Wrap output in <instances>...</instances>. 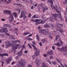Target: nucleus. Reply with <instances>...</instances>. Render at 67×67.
I'll use <instances>...</instances> for the list:
<instances>
[{
    "label": "nucleus",
    "mask_w": 67,
    "mask_h": 67,
    "mask_svg": "<svg viewBox=\"0 0 67 67\" xmlns=\"http://www.w3.org/2000/svg\"><path fill=\"white\" fill-rule=\"evenodd\" d=\"M56 8L55 7V6H53V5H52V8H54V9L56 11H57V9H58V7H57V5H56Z\"/></svg>",
    "instance_id": "obj_24"
},
{
    "label": "nucleus",
    "mask_w": 67,
    "mask_h": 67,
    "mask_svg": "<svg viewBox=\"0 0 67 67\" xmlns=\"http://www.w3.org/2000/svg\"><path fill=\"white\" fill-rule=\"evenodd\" d=\"M9 23L12 22L14 20V17L13 16V14H11L8 18Z\"/></svg>",
    "instance_id": "obj_5"
},
{
    "label": "nucleus",
    "mask_w": 67,
    "mask_h": 67,
    "mask_svg": "<svg viewBox=\"0 0 67 67\" xmlns=\"http://www.w3.org/2000/svg\"><path fill=\"white\" fill-rule=\"evenodd\" d=\"M10 61H11V59L10 58L6 60V62H7L8 64H9Z\"/></svg>",
    "instance_id": "obj_23"
},
{
    "label": "nucleus",
    "mask_w": 67,
    "mask_h": 67,
    "mask_svg": "<svg viewBox=\"0 0 67 67\" xmlns=\"http://www.w3.org/2000/svg\"><path fill=\"white\" fill-rule=\"evenodd\" d=\"M7 27H9V28H10L11 27V26L9 24H7Z\"/></svg>",
    "instance_id": "obj_51"
},
{
    "label": "nucleus",
    "mask_w": 67,
    "mask_h": 67,
    "mask_svg": "<svg viewBox=\"0 0 67 67\" xmlns=\"http://www.w3.org/2000/svg\"><path fill=\"white\" fill-rule=\"evenodd\" d=\"M6 45V48H8L9 47V46L12 45V43H11V42L9 41H7L6 42H5Z\"/></svg>",
    "instance_id": "obj_6"
},
{
    "label": "nucleus",
    "mask_w": 67,
    "mask_h": 67,
    "mask_svg": "<svg viewBox=\"0 0 67 67\" xmlns=\"http://www.w3.org/2000/svg\"><path fill=\"white\" fill-rule=\"evenodd\" d=\"M41 21V20L37 19L35 20V22H38L39 21Z\"/></svg>",
    "instance_id": "obj_32"
},
{
    "label": "nucleus",
    "mask_w": 67,
    "mask_h": 67,
    "mask_svg": "<svg viewBox=\"0 0 67 67\" xmlns=\"http://www.w3.org/2000/svg\"><path fill=\"white\" fill-rule=\"evenodd\" d=\"M2 37H4V34H1Z\"/></svg>",
    "instance_id": "obj_52"
},
{
    "label": "nucleus",
    "mask_w": 67,
    "mask_h": 67,
    "mask_svg": "<svg viewBox=\"0 0 67 67\" xmlns=\"http://www.w3.org/2000/svg\"><path fill=\"white\" fill-rule=\"evenodd\" d=\"M0 32L1 33H2L3 32V31L1 29H0ZM0 36H1V34H0Z\"/></svg>",
    "instance_id": "obj_46"
},
{
    "label": "nucleus",
    "mask_w": 67,
    "mask_h": 67,
    "mask_svg": "<svg viewBox=\"0 0 67 67\" xmlns=\"http://www.w3.org/2000/svg\"><path fill=\"white\" fill-rule=\"evenodd\" d=\"M4 27H8V24H4L3 26Z\"/></svg>",
    "instance_id": "obj_37"
},
{
    "label": "nucleus",
    "mask_w": 67,
    "mask_h": 67,
    "mask_svg": "<svg viewBox=\"0 0 67 67\" xmlns=\"http://www.w3.org/2000/svg\"><path fill=\"white\" fill-rule=\"evenodd\" d=\"M54 45H56V46L59 47V46H60V44L59 42H58L57 43L54 44Z\"/></svg>",
    "instance_id": "obj_28"
},
{
    "label": "nucleus",
    "mask_w": 67,
    "mask_h": 67,
    "mask_svg": "<svg viewBox=\"0 0 67 67\" xmlns=\"http://www.w3.org/2000/svg\"><path fill=\"white\" fill-rule=\"evenodd\" d=\"M36 17V15H34V16L32 17V18H35Z\"/></svg>",
    "instance_id": "obj_59"
},
{
    "label": "nucleus",
    "mask_w": 67,
    "mask_h": 67,
    "mask_svg": "<svg viewBox=\"0 0 67 67\" xmlns=\"http://www.w3.org/2000/svg\"><path fill=\"white\" fill-rule=\"evenodd\" d=\"M56 60H57V62H58V63H60V61L58 59V58H56Z\"/></svg>",
    "instance_id": "obj_41"
},
{
    "label": "nucleus",
    "mask_w": 67,
    "mask_h": 67,
    "mask_svg": "<svg viewBox=\"0 0 67 67\" xmlns=\"http://www.w3.org/2000/svg\"><path fill=\"white\" fill-rule=\"evenodd\" d=\"M59 41L61 46L63 45V41L61 40V39H59Z\"/></svg>",
    "instance_id": "obj_30"
},
{
    "label": "nucleus",
    "mask_w": 67,
    "mask_h": 67,
    "mask_svg": "<svg viewBox=\"0 0 67 67\" xmlns=\"http://www.w3.org/2000/svg\"><path fill=\"white\" fill-rule=\"evenodd\" d=\"M31 21L32 22H34V21H34V20L33 19H31Z\"/></svg>",
    "instance_id": "obj_64"
},
{
    "label": "nucleus",
    "mask_w": 67,
    "mask_h": 67,
    "mask_svg": "<svg viewBox=\"0 0 67 67\" xmlns=\"http://www.w3.org/2000/svg\"><path fill=\"white\" fill-rule=\"evenodd\" d=\"M39 44L40 46H42V44L41 42H40V43H39Z\"/></svg>",
    "instance_id": "obj_60"
},
{
    "label": "nucleus",
    "mask_w": 67,
    "mask_h": 67,
    "mask_svg": "<svg viewBox=\"0 0 67 67\" xmlns=\"http://www.w3.org/2000/svg\"><path fill=\"white\" fill-rule=\"evenodd\" d=\"M44 27H49V26L47 24L44 25Z\"/></svg>",
    "instance_id": "obj_29"
},
{
    "label": "nucleus",
    "mask_w": 67,
    "mask_h": 67,
    "mask_svg": "<svg viewBox=\"0 0 67 67\" xmlns=\"http://www.w3.org/2000/svg\"><path fill=\"white\" fill-rule=\"evenodd\" d=\"M40 53V52L37 51H36L35 52V55H34L32 56V58L33 59H34L35 58V56H38L39 55V53Z\"/></svg>",
    "instance_id": "obj_11"
},
{
    "label": "nucleus",
    "mask_w": 67,
    "mask_h": 67,
    "mask_svg": "<svg viewBox=\"0 0 67 67\" xmlns=\"http://www.w3.org/2000/svg\"><path fill=\"white\" fill-rule=\"evenodd\" d=\"M43 56L44 57H47V55L46 54H44Z\"/></svg>",
    "instance_id": "obj_50"
},
{
    "label": "nucleus",
    "mask_w": 67,
    "mask_h": 67,
    "mask_svg": "<svg viewBox=\"0 0 67 67\" xmlns=\"http://www.w3.org/2000/svg\"><path fill=\"white\" fill-rule=\"evenodd\" d=\"M20 46V45L19 44H16L14 46H13L12 47V49L13 51H13H14V52L15 53V51L16 50V49H17L18 48V47Z\"/></svg>",
    "instance_id": "obj_7"
},
{
    "label": "nucleus",
    "mask_w": 67,
    "mask_h": 67,
    "mask_svg": "<svg viewBox=\"0 0 67 67\" xmlns=\"http://www.w3.org/2000/svg\"><path fill=\"white\" fill-rule=\"evenodd\" d=\"M64 66L65 67H67V65L65 64H64Z\"/></svg>",
    "instance_id": "obj_62"
},
{
    "label": "nucleus",
    "mask_w": 67,
    "mask_h": 67,
    "mask_svg": "<svg viewBox=\"0 0 67 67\" xmlns=\"http://www.w3.org/2000/svg\"><path fill=\"white\" fill-rule=\"evenodd\" d=\"M44 4L43 3H41L40 4H39V5L40 7H43V5Z\"/></svg>",
    "instance_id": "obj_39"
},
{
    "label": "nucleus",
    "mask_w": 67,
    "mask_h": 67,
    "mask_svg": "<svg viewBox=\"0 0 67 67\" xmlns=\"http://www.w3.org/2000/svg\"><path fill=\"white\" fill-rule=\"evenodd\" d=\"M48 3H51V8H52V6L53 4V2L52 0H48Z\"/></svg>",
    "instance_id": "obj_17"
},
{
    "label": "nucleus",
    "mask_w": 67,
    "mask_h": 67,
    "mask_svg": "<svg viewBox=\"0 0 67 67\" xmlns=\"http://www.w3.org/2000/svg\"><path fill=\"white\" fill-rule=\"evenodd\" d=\"M5 35H7L8 36H9L10 35V34H8V33H6L5 34Z\"/></svg>",
    "instance_id": "obj_43"
},
{
    "label": "nucleus",
    "mask_w": 67,
    "mask_h": 67,
    "mask_svg": "<svg viewBox=\"0 0 67 67\" xmlns=\"http://www.w3.org/2000/svg\"><path fill=\"white\" fill-rule=\"evenodd\" d=\"M52 63L54 64V65H56L57 64V62L56 61H54L52 62Z\"/></svg>",
    "instance_id": "obj_36"
},
{
    "label": "nucleus",
    "mask_w": 67,
    "mask_h": 67,
    "mask_svg": "<svg viewBox=\"0 0 67 67\" xmlns=\"http://www.w3.org/2000/svg\"><path fill=\"white\" fill-rule=\"evenodd\" d=\"M36 37L37 39L38 40V42H39V41H40V36H39V35H38V34H37L36 35Z\"/></svg>",
    "instance_id": "obj_22"
},
{
    "label": "nucleus",
    "mask_w": 67,
    "mask_h": 67,
    "mask_svg": "<svg viewBox=\"0 0 67 67\" xmlns=\"http://www.w3.org/2000/svg\"><path fill=\"white\" fill-rule=\"evenodd\" d=\"M39 32L40 33H41L46 34V33H47L49 32V30L47 29L42 30H39Z\"/></svg>",
    "instance_id": "obj_4"
},
{
    "label": "nucleus",
    "mask_w": 67,
    "mask_h": 67,
    "mask_svg": "<svg viewBox=\"0 0 67 67\" xmlns=\"http://www.w3.org/2000/svg\"><path fill=\"white\" fill-rule=\"evenodd\" d=\"M45 8L46 9V10H48V7L47 6H46L45 7Z\"/></svg>",
    "instance_id": "obj_49"
},
{
    "label": "nucleus",
    "mask_w": 67,
    "mask_h": 67,
    "mask_svg": "<svg viewBox=\"0 0 67 67\" xmlns=\"http://www.w3.org/2000/svg\"><path fill=\"white\" fill-rule=\"evenodd\" d=\"M49 20L52 22H53V21H54V18L53 17H51L50 18Z\"/></svg>",
    "instance_id": "obj_21"
},
{
    "label": "nucleus",
    "mask_w": 67,
    "mask_h": 67,
    "mask_svg": "<svg viewBox=\"0 0 67 67\" xmlns=\"http://www.w3.org/2000/svg\"><path fill=\"white\" fill-rule=\"evenodd\" d=\"M61 52H67V47L64 46L62 47L61 48H58Z\"/></svg>",
    "instance_id": "obj_8"
},
{
    "label": "nucleus",
    "mask_w": 67,
    "mask_h": 67,
    "mask_svg": "<svg viewBox=\"0 0 67 67\" xmlns=\"http://www.w3.org/2000/svg\"><path fill=\"white\" fill-rule=\"evenodd\" d=\"M46 61L47 62H48V63H49V64H52V63L50 61V60H49V59L48 58H46L45 59Z\"/></svg>",
    "instance_id": "obj_16"
},
{
    "label": "nucleus",
    "mask_w": 67,
    "mask_h": 67,
    "mask_svg": "<svg viewBox=\"0 0 67 67\" xmlns=\"http://www.w3.org/2000/svg\"><path fill=\"white\" fill-rule=\"evenodd\" d=\"M18 30V28H14V30L15 31H17Z\"/></svg>",
    "instance_id": "obj_48"
},
{
    "label": "nucleus",
    "mask_w": 67,
    "mask_h": 67,
    "mask_svg": "<svg viewBox=\"0 0 67 67\" xmlns=\"http://www.w3.org/2000/svg\"><path fill=\"white\" fill-rule=\"evenodd\" d=\"M2 67H3V64H4V62H2Z\"/></svg>",
    "instance_id": "obj_57"
},
{
    "label": "nucleus",
    "mask_w": 67,
    "mask_h": 67,
    "mask_svg": "<svg viewBox=\"0 0 67 67\" xmlns=\"http://www.w3.org/2000/svg\"><path fill=\"white\" fill-rule=\"evenodd\" d=\"M12 42V43L14 44H15L17 42H19V43H20V41L19 40H18L15 41L13 40Z\"/></svg>",
    "instance_id": "obj_14"
},
{
    "label": "nucleus",
    "mask_w": 67,
    "mask_h": 67,
    "mask_svg": "<svg viewBox=\"0 0 67 67\" xmlns=\"http://www.w3.org/2000/svg\"><path fill=\"white\" fill-rule=\"evenodd\" d=\"M51 27L52 29H55V25H53L52 24L51 25Z\"/></svg>",
    "instance_id": "obj_35"
},
{
    "label": "nucleus",
    "mask_w": 67,
    "mask_h": 67,
    "mask_svg": "<svg viewBox=\"0 0 67 67\" xmlns=\"http://www.w3.org/2000/svg\"><path fill=\"white\" fill-rule=\"evenodd\" d=\"M32 43L34 45H35V44H36V43L34 42H33Z\"/></svg>",
    "instance_id": "obj_63"
},
{
    "label": "nucleus",
    "mask_w": 67,
    "mask_h": 67,
    "mask_svg": "<svg viewBox=\"0 0 67 67\" xmlns=\"http://www.w3.org/2000/svg\"><path fill=\"white\" fill-rule=\"evenodd\" d=\"M50 55L51 56H52V55H53L54 53H53V52L52 51H48V52L47 53V55Z\"/></svg>",
    "instance_id": "obj_12"
},
{
    "label": "nucleus",
    "mask_w": 67,
    "mask_h": 67,
    "mask_svg": "<svg viewBox=\"0 0 67 67\" xmlns=\"http://www.w3.org/2000/svg\"><path fill=\"white\" fill-rule=\"evenodd\" d=\"M52 48L53 49V50H54V49H55V47H54V46H52Z\"/></svg>",
    "instance_id": "obj_61"
},
{
    "label": "nucleus",
    "mask_w": 67,
    "mask_h": 67,
    "mask_svg": "<svg viewBox=\"0 0 67 67\" xmlns=\"http://www.w3.org/2000/svg\"><path fill=\"white\" fill-rule=\"evenodd\" d=\"M29 34V32L25 33L24 32L23 33L24 35H27V34Z\"/></svg>",
    "instance_id": "obj_34"
},
{
    "label": "nucleus",
    "mask_w": 67,
    "mask_h": 67,
    "mask_svg": "<svg viewBox=\"0 0 67 67\" xmlns=\"http://www.w3.org/2000/svg\"><path fill=\"white\" fill-rule=\"evenodd\" d=\"M27 13V12H26L25 10H23L21 11V15L20 16V18H22L23 17H24L25 16V17L23 18V19L25 20V18H26V16H25V14Z\"/></svg>",
    "instance_id": "obj_3"
},
{
    "label": "nucleus",
    "mask_w": 67,
    "mask_h": 67,
    "mask_svg": "<svg viewBox=\"0 0 67 67\" xmlns=\"http://www.w3.org/2000/svg\"><path fill=\"white\" fill-rule=\"evenodd\" d=\"M9 37L11 38V39L12 40H15V38H14V37H13V36L12 35H10V36H9Z\"/></svg>",
    "instance_id": "obj_26"
},
{
    "label": "nucleus",
    "mask_w": 67,
    "mask_h": 67,
    "mask_svg": "<svg viewBox=\"0 0 67 67\" xmlns=\"http://www.w3.org/2000/svg\"><path fill=\"white\" fill-rule=\"evenodd\" d=\"M26 39H27L28 41H30V40H32V39L31 38H29L27 37L26 38Z\"/></svg>",
    "instance_id": "obj_38"
},
{
    "label": "nucleus",
    "mask_w": 67,
    "mask_h": 67,
    "mask_svg": "<svg viewBox=\"0 0 67 67\" xmlns=\"http://www.w3.org/2000/svg\"><path fill=\"white\" fill-rule=\"evenodd\" d=\"M13 14L15 18H16V17H17V14L15 12H14L13 13H12Z\"/></svg>",
    "instance_id": "obj_25"
},
{
    "label": "nucleus",
    "mask_w": 67,
    "mask_h": 67,
    "mask_svg": "<svg viewBox=\"0 0 67 67\" xmlns=\"http://www.w3.org/2000/svg\"><path fill=\"white\" fill-rule=\"evenodd\" d=\"M19 57L18 56H16V60H18L19 59Z\"/></svg>",
    "instance_id": "obj_45"
},
{
    "label": "nucleus",
    "mask_w": 67,
    "mask_h": 67,
    "mask_svg": "<svg viewBox=\"0 0 67 67\" xmlns=\"http://www.w3.org/2000/svg\"><path fill=\"white\" fill-rule=\"evenodd\" d=\"M57 12L59 13V14H57L56 13L55 14H52V15H53V16L55 17V18H56L57 16L60 19H62V17L61 16V14H60V11H58V10H57Z\"/></svg>",
    "instance_id": "obj_2"
},
{
    "label": "nucleus",
    "mask_w": 67,
    "mask_h": 67,
    "mask_svg": "<svg viewBox=\"0 0 67 67\" xmlns=\"http://www.w3.org/2000/svg\"><path fill=\"white\" fill-rule=\"evenodd\" d=\"M41 41L43 43H45L46 41L45 39H43L41 40Z\"/></svg>",
    "instance_id": "obj_31"
},
{
    "label": "nucleus",
    "mask_w": 67,
    "mask_h": 67,
    "mask_svg": "<svg viewBox=\"0 0 67 67\" xmlns=\"http://www.w3.org/2000/svg\"><path fill=\"white\" fill-rule=\"evenodd\" d=\"M60 63V65H61V66L62 67H63V66H64L63 65V64H62V63H61V62H60V63Z\"/></svg>",
    "instance_id": "obj_53"
},
{
    "label": "nucleus",
    "mask_w": 67,
    "mask_h": 67,
    "mask_svg": "<svg viewBox=\"0 0 67 67\" xmlns=\"http://www.w3.org/2000/svg\"><path fill=\"white\" fill-rule=\"evenodd\" d=\"M35 63H36L37 66H38L40 64V59L38 58L36 59Z\"/></svg>",
    "instance_id": "obj_10"
},
{
    "label": "nucleus",
    "mask_w": 67,
    "mask_h": 67,
    "mask_svg": "<svg viewBox=\"0 0 67 67\" xmlns=\"http://www.w3.org/2000/svg\"><path fill=\"white\" fill-rule=\"evenodd\" d=\"M25 62L24 59L21 58L19 62V63L17 65V67H24L25 66V64L24 62Z\"/></svg>",
    "instance_id": "obj_1"
},
{
    "label": "nucleus",
    "mask_w": 67,
    "mask_h": 67,
    "mask_svg": "<svg viewBox=\"0 0 67 67\" xmlns=\"http://www.w3.org/2000/svg\"><path fill=\"white\" fill-rule=\"evenodd\" d=\"M2 30L3 32H6V33L8 32V30L7 28L3 29Z\"/></svg>",
    "instance_id": "obj_19"
},
{
    "label": "nucleus",
    "mask_w": 67,
    "mask_h": 67,
    "mask_svg": "<svg viewBox=\"0 0 67 67\" xmlns=\"http://www.w3.org/2000/svg\"><path fill=\"white\" fill-rule=\"evenodd\" d=\"M35 23L36 25H38V24H41V23H44V20H42L41 21H40V22H37Z\"/></svg>",
    "instance_id": "obj_20"
},
{
    "label": "nucleus",
    "mask_w": 67,
    "mask_h": 67,
    "mask_svg": "<svg viewBox=\"0 0 67 67\" xmlns=\"http://www.w3.org/2000/svg\"><path fill=\"white\" fill-rule=\"evenodd\" d=\"M4 12L7 13L9 15L11 14V10H4Z\"/></svg>",
    "instance_id": "obj_13"
},
{
    "label": "nucleus",
    "mask_w": 67,
    "mask_h": 67,
    "mask_svg": "<svg viewBox=\"0 0 67 67\" xmlns=\"http://www.w3.org/2000/svg\"><path fill=\"white\" fill-rule=\"evenodd\" d=\"M49 58L50 59H53V57L52 56H51L49 57Z\"/></svg>",
    "instance_id": "obj_55"
},
{
    "label": "nucleus",
    "mask_w": 67,
    "mask_h": 67,
    "mask_svg": "<svg viewBox=\"0 0 67 67\" xmlns=\"http://www.w3.org/2000/svg\"><path fill=\"white\" fill-rule=\"evenodd\" d=\"M15 63V62H13L12 63V65H13V64H14Z\"/></svg>",
    "instance_id": "obj_56"
},
{
    "label": "nucleus",
    "mask_w": 67,
    "mask_h": 67,
    "mask_svg": "<svg viewBox=\"0 0 67 67\" xmlns=\"http://www.w3.org/2000/svg\"><path fill=\"white\" fill-rule=\"evenodd\" d=\"M59 25L60 26H57V27H59V31L60 32H61V33H63V32H64V31L62 29V28H61L60 26H61V27H62L63 26V24H60Z\"/></svg>",
    "instance_id": "obj_9"
},
{
    "label": "nucleus",
    "mask_w": 67,
    "mask_h": 67,
    "mask_svg": "<svg viewBox=\"0 0 67 67\" xmlns=\"http://www.w3.org/2000/svg\"><path fill=\"white\" fill-rule=\"evenodd\" d=\"M16 4L17 5H18V6L20 7H21L22 6V5L21 4Z\"/></svg>",
    "instance_id": "obj_42"
},
{
    "label": "nucleus",
    "mask_w": 67,
    "mask_h": 67,
    "mask_svg": "<svg viewBox=\"0 0 67 67\" xmlns=\"http://www.w3.org/2000/svg\"><path fill=\"white\" fill-rule=\"evenodd\" d=\"M33 5L35 6V7H36L37 5V4L36 3L35 5L33 4Z\"/></svg>",
    "instance_id": "obj_54"
},
{
    "label": "nucleus",
    "mask_w": 67,
    "mask_h": 67,
    "mask_svg": "<svg viewBox=\"0 0 67 67\" xmlns=\"http://www.w3.org/2000/svg\"><path fill=\"white\" fill-rule=\"evenodd\" d=\"M22 55V50H21L18 53V55L19 57L21 56Z\"/></svg>",
    "instance_id": "obj_18"
},
{
    "label": "nucleus",
    "mask_w": 67,
    "mask_h": 67,
    "mask_svg": "<svg viewBox=\"0 0 67 67\" xmlns=\"http://www.w3.org/2000/svg\"><path fill=\"white\" fill-rule=\"evenodd\" d=\"M42 10L43 11V13L45 11V8H43L42 9Z\"/></svg>",
    "instance_id": "obj_44"
},
{
    "label": "nucleus",
    "mask_w": 67,
    "mask_h": 67,
    "mask_svg": "<svg viewBox=\"0 0 67 67\" xmlns=\"http://www.w3.org/2000/svg\"><path fill=\"white\" fill-rule=\"evenodd\" d=\"M34 48L35 50H36V51L37 49V48H36V47H35V46H34L33 47Z\"/></svg>",
    "instance_id": "obj_40"
},
{
    "label": "nucleus",
    "mask_w": 67,
    "mask_h": 67,
    "mask_svg": "<svg viewBox=\"0 0 67 67\" xmlns=\"http://www.w3.org/2000/svg\"><path fill=\"white\" fill-rule=\"evenodd\" d=\"M52 34L54 35H55L56 34V31H53V32H52Z\"/></svg>",
    "instance_id": "obj_33"
},
{
    "label": "nucleus",
    "mask_w": 67,
    "mask_h": 67,
    "mask_svg": "<svg viewBox=\"0 0 67 67\" xmlns=\"http://www.w3.org/2000/svg\"><path fill=\"white\" fill-rule=\"evenodd\" d=\"M8 56V54L7 53H3L1 54L0 52V57H3V56Z\"/></svg>",
    "instance_id": "obj_15"
},
{
    "label": "nucleus",
    "mask_w": 67,
    "mask_h": 67,
    "mask_svg": "<svg viewBox=\"0 0 67 67\" xmlns=\"http://www.w3.org/2000/svg\"><path fill=\"white\" fill-rule=\"evenodd\" d=\"M28 51H27V50H25L24 52V53H27V52Z\"/></svg>",
    "instance_id": "obj_58"
},
{
    "label": "nucleus",
    "mask_w": 67,
    "mask_h": 67,
    "mask_svg": "<svg viewBox=\"0 0 67 67\" xmlns=\"http://www.w3.org/2000/svg\"><path fill=\"white\" fill-rule=\"evenodd\" d=\"M59 37V35H58L57 36H56V38L54 40V41H57V40H58V38Z\"/></svg>",
    "instance_id": "obj_27"
},
{
    "label": "nucleus",
    "mask_w": 67,
    "mask_h": 67,
    "mask_svg": "<svg viewBox=\"0 0 67 67\" xmlns=\"http://www.w3.org/2000/svg\"><path fill=\"white\" fill-rule=\"evenodd\" d=\"M1 21H5V19L4 18H2L1 19Z\"/></svg>",
    "instance_id": "obj_47"
}]
</instances>
